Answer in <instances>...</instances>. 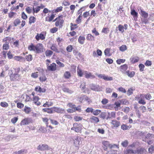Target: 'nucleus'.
Listing matches in <instances>:
<instances>
[{
	"label": "nucleus",
	"mask_w": 154,
	"mask_h": 154,
	"mask_svg": "<svg viewBox=\"0 0 154 154\" xmlns=\"http://www.w3.org/2000/svg\"><path fill=\"white\" fill-rule=\"evenodd\" d=\"M53 54V51L50 50H47L45 52V55L47 57H51L52 55Z\"/></svg>",
	"instance_id": "58836bf2"
},
{
	"label": "nucleus",
	"mask_w": 154,
	"mask_h": 154,
	"mask_svg": "<svg viewBox=\"0 0 154 154\" xmlns=\"http://www.w3.org/2000/svg\"><path fill=\"white\" fill-rule=\"evenodd\" d=\"M85 95H82L80 97H78V99L79 102L81 103H82L84 101V100H85V97H86Z\"/></svg>",
	"instance_id": "de8ad7c7"
},
{
	"label": "nucleus",
	"mask_w": 154,
	"mask_h": 154,
	"mask_svg": "<svg viewBox=\"0 0 154 154\" xmlns=\"http://www.w3.org/2000/svg\"><path fill=\"white\" fill-rule=\"evenodd\" d=\"M58 29L57 27H54L50 30V32L51 33H54L58 31Z\"/></svg>",
	"instance_id": "49530a36"
},
{
	"label": "nucleus",
	"mask_w": 154,
	"mask_h": 154,
	"mask_svg": "<svg viewBox=\"0 0 154 154\" xmlns=\"http://www.w3.org/2000/svg\"><path fill=\"white\" fill-rule=\"evenodd\" d=\"M85 40V38L84 36L80 35L79 36L78 41L82 45L84 43Z\"/></svg>",
	"instance_id": "b1692460"
},
{
	"label": "nucleus",
	"mask_w": 154,
	"mask_h": 154,
	"mask_svg": "<svg viewBox=\"0 0 154 154\" xmlns=\"http://www.w3.org/2000/svg\"><path fill=\"white\" fill-rule=\"evenodd\" d=\"M136 99L138 101L139 104L142 105H145L146 102L144 99V94H141L139 96H137L135 97Z\"/></svg>",
	"instance_id": "423d86ee"
},
{
	"label": "nucleus",
	"mask_w": 154,
	"mask_h": 154,
	"mask_svg": "<svg viewBox=\"0 0 154 154\" xmlns=\"http://www.w3.org/2000/svg\"><path fill=\"white\" fill-rule=\"evenodd\" d=\"M110 49L107 48L105 49L104 51L105 55L109 57L111 55V54L110 53Z\"/></svg>",
	"instance_id": "7c9ffc66"
},
{
	"label": "nucleus",
	"mask_w": 154,
	"mask_h": 154,
	"mask_svg": "<svg viewBox=\"0 0 154 154\" xmlns=\"http://www.w3.org/2000/svg\"><path fill=\"white\" fill-rule=\"evenodd\" d=\"M71 74L69 71H66L63 74V77L65 79H69L71 77Z\"/></svg>",
	"instance_id": "393cba45"
},
{
	"label": "nucleus",
	"mask_w": 154,
	"mask_h": 154,
	"mask_svg": "<svg viewBox=\"0 0 154 154\" xmlns=\"http://www.w3.org/2000/svg\"><path fill=\"white\" fill-rule=\"evenodd\" d=\"M118 28L119 30L122 33H123L125 32L124 27L122 25L119 24L118 26Z\"/></svg>",
	"instance_id": "774afa93"
},
{
	"label": "nucleus",
	"mask_w": 154,
	"mask_h": 154,
	"mask_svg": "<svg viewBox=\"0 0 154 154\" xmlns=\"http://www.w3.org/2000/svg\"><path fill=\"white\" fill-rule=\"evenodd\" d=\"M20 75L19 74H15L12 73L10 76V79L11 81H19L20 79Z\"/></svg>",
	"instance_id": "6e6552de"
},
{
	"label": "nucleus",
	"mask_w": 154,
	"mask_h": 154,
	"mask_svg": "<svg viewBox=\"0 0 154 154\" xmlns=\"http://www.w3.org/2000/svg\"><path fill=\"white\" fill-rule=\"evenodd\" d=\"M42 120L43 122L45 123L46 127H47L48 125V119L46 117L42 118Z\"/></svg>",
	"instance_id": "603ef678"
},
{
	"label": "nucleus",
	"mask_w": 154,
	"mask_h": 154,
	"mask_svg": "<svg viewBox=\"0 0 154 154\" xmlns=\"http://www.w3.org/2000/svg\"><path fill=\"white\" fill-rule=\"evenodd\" d=\"M7 55L8 58L9 59H11L13 58V55L10 51H8L7 54Z\"/></svg>",
	"instance_id": "e2e57ef3"
},
{
	"label": "nucleus",
	"mask_w": 154,
	"mask_h": 154,
	"mask_svg": "<svg viewBox=\"0 0 154 154\" xmlns=\"http://www.w3.org/2000/svg\"><path fill=\"white\" fill-rule=\"evenodd\" d=\"M32 120L29 118H25L23 119L20 122V125H29L30 123H32Z\"/></svg>",
	"instance_id": "0eeeda50"
},
{
	"label": "nucleus",
	"mask_w": 154,
	"mask_h": 154,
	"mask_svg": "<svg viewBox=\"0 0 154 154\" xmlns=\"http://www.w3.org/2000/svg\"><path fill=\"white\" fill-rule=\"evenodd\" d=\"M32 101L33 103L36 105L39 106L41 105V103L39 101L40 99V98L38 96L33 97Z\"/></svg>",
	"instance_id": "ddd939ff"
},
{
	"label": "nucleus",
	"mask_w": 154,
	"mask_h": 154,
	"mask_svg": "<svg viewBox=\"0 0 154 154\" xmlns=\"http://www.w3.org/2000/svg\"><path fill=\"white\" fill-rule=\"evenodd\" d=\"M50 121L51 123L54 125H57L59 124V122L56 120L52 119H50Z\"/></svg>",
	"instance_id": "0e129e2a"
},
{
	"label": "nucleus",
	"mask_w": 154,
	"mask_h": 154,
	"mask_svg": "<svg viewBox=\"0 0 154 154\" xmlns=\"http://www.w3.org/2000/svg\"><path fill=\"white\" fill-rule=\"evenodd\" d=\"M50 48L51 50L57 53H63L64 52V50L62 48H60L59 50H58L57 48V46L55 44H53Z\"/></svg>",
	"instance_id": "1a4fd4ad"
},
{
	"label": "nucleus",
	"mask_w": 154,
	"mask_h": 154,
	"mask_svg": "<svg viewBox=\"0 0 154 154\" xmlns=\"http://www.w3.org/2000/svg\"><path fill=\"white\" fill-rule=\"evenodd\" d=\"M56 62L59 65V66L60 67H63L65 66L64 63L60 62L58 60H56Z\"/></svg>",
	"instance_id": "4d7b16f0"
},
{
	"label": "nucleus",
	"mask_w": 154,
	"mask_h": 154,
	"mask_svg": "<svg viewBox=\"0 0 154 154\" xmlns=\"http://www.w3.org/2000/svg\"><path fill=\"white\" fill-rule=\"evenodd\" d=\"M21 22L19 18H17L15 19L13 22L14 25V26H17L19 25Z\"/></svg>",
	"instance_id": "473e14b6"
},
{
	"label": "nucleus",
	"mask_w": 154,
	"mask_h": 154,
	"mask_svg": "<svg viewBox=\"0 0 154 154\" xmlns=\"http://www.w3.org/2000/svg\"><path fill=\"white\" fill-rule=\"evenodd\" d=\"M46 34V32L45 31H43L40 34L38 33L35 36V38L38 41L39 40H44L45 39Z\"/></svg>",
	"instance_id": "39448f33"
},
{
	"label": "nucleus",
	"mask_w": 154,
	"mask_h": 154,
	"mask_svg": "<svg viewBox=\"0 0 154 154\" xmlns=\"http://www.w3.org/2000/svg\"><path fill=\"white\" fill-rule=\"evenodd\" d=\"M9 48V43H5L3 44L2 46V50H7Z\"/></svg>",
	"instance_id": "4c0bfd02"
},
{
	"label": "nucleus",
	"mask_w": 154,
	"mask_h": 154,
	"mask_svg": "<svg viewBox=\"0 0 154 154\" xmlns=\"http://www.w3.org/2000/svg\"><path fill=\"white\" fill-rule=\"evenodd\" d=\"M128 68V65L125 64L122 65H121L119 68V70L123 73H126V70Z\"/></svg>",
	"instance_id": "f8f14e48"
},
{
	"label": "nucleus",
	"mask_w": 154,
	"mask_h": 154,
	"mask_svg": "<svg viewBox=\"0 0 154 154\" xmlns=\"http://www.w3.org/2000/svg\"><path fill=\"white\" fill-rule=\"evenodd\" d=\"M147 100H149L151 99L152 97L151 94L149 93H147L145 94H144V97Z\"/></svg>",
	"instance_id": "3c124183"
},
{
	"label": "nucleus",
	"mask_w": 154,
	"mask_h": 154,
	"mask_svg": "<svg viewBox=\"0 0 154 154\" xmlns=\"http://www.w3.org/2000/svg\"><path fill=\"white\" fill-rule=\"evenodd\" d=\"M94 37L91 34H88L87 35L86 39L88 41L94 40Z\"/></svg>",
	"instance_id": "f704fd0d"
},
{
	"label": "nucleus",
	"mask_w": 154,
	"mask_h": 154,
	"mask_svg": "<svg viewBox=\"0 0 154 154\" xmlns=\"http://www.w3.org/2000/svg\"><path fill=\"white\" fill-rule=\"evenodd\" d=\"M28 49L30 51H33L35 53L36 45H34L32 43H31L28 47Z\"/></svg>",
	"instance_id": "6ab92c4d"
},
{
	"label": "nucleus",
	"mask_w": 154,
	"mask_h": 154,
	"mask_svg": "<svg viewBox=\"0 0 154 154\" xmlns=\"http://www.w3.org/2000/svg\"><path fill=\"white\" fill-rule=\"evenodd\" d=\"M139 67L140 71L143 72L144 70L145 66L143 64L140 63L139 65Z\"/></svg>",
	"instance_id": "bf43d9fd"
},
{
	"label": "nucleus",
	"mask_w": 154,
	"mask_h": 154,
	"mask_svg": "<svg viewBox=\"0 0 154 154\" xmlns=\"http://www.w3.org/2000/svg\"><path fill=\"white\" fill-rule=\"evenodd\" d=\"M82 17V16L81 14L79 15V16L77 18L76 20V22L77 24H79L82 21V18L81 17Z\"/></svg>",
	"instance_id": "6e6d98bb"
},
{
	"label": "nucleus",
	"mask_w": 154,
	"mask_h": 154,
	"mask_svg": "<svg viewBox=\"0 0 154 154\" xmlns=\"http://www.w3.org/2000/svg\"><path fill=\"white\" fill-rule=\"evenodd\" d=\"M82 143L81 137L77 136L74 140V145L76 147H78Z\"/></svg>",
	"instance_id": "9b49d317"
},
{
	"label": "nucleus",
	"mask_w": 154,
	"mask_h": 154,
	"mask_svg": "<svg viewBox=\"0 0 154 154\" xmlns=\"http://www.w3.org/2000/svg\"><path fill=\"white\" fill-rule=\"evenodd\" d=\"M45 50L43 45L42 43H39L36 45L35 53H41L44 51Z\"/></svg>",
	"instance_id": "20e7f679"
},
{
	"label": "nucleus",
	"mask_w": 154,
	"mask_h": 154,
	"mask_svg": "<svg viewBox=\"0 0 154 154\" xmlns=\"http://www.w3.org/2000/svg\"><path fill=\"white\" fill-rule=\"evenodd\" d=\"M0 105L1 106L3 107H7L8 106V103L5 102H1L0 103Z\"/></svg>",
	"instance_id": "69168bd1"
},
{
	"label": "nucleus",
	"mask_w": 154,
	"mask_h": 154,
	"mask_svg": "<svg viewBox=\"0 0 154 154\" xmlns=\"http://www.w3.org/2000/svg\"><path fill=\"white\" fill-rule=\"evenodd\" d=\"M117 90L123 93H125L126 92V90L123 87H121L117 89Z\"/></svg>",
	"instance_id": "680f3d73"
},
{
	"label": "nucleus",
	"mask_w": 154,
	"mask_h": 154,
	"mask_svg": "<svg viewBox=\"0 0 154 154\" xmlns=\"http://www.w3.org/2000/svg\"><path fill=\"white\" fill-rule=\"evenodd\" d=\"M53 21L55 22V25L56 27H58L59 28H62L64 23L63 15L61 14L58 16Z\"/></svg>",
	"instance_id": "f257e3e1"
},
{
	"label": "nucleus",
	"mask_w": 154,
	"mask_h": 154,
	"mask_svg": "<svg viewBox=\"0 0 154 154\" xmlns=\"http://www.w3.org/2000/svg\"><path fill=\"white\" fill-rule=\"evenodd\" d=\"M116 116V113L115 112H108L106 119H114L115 118Z\"/></svg>",
	"instance_id": "2eb2a0df"
},
{
	"label": "nucleus",
	"mask_w": 154,
	"mask_h": 154,
	"mask_svg": "<svg viewBox=\"0 0 154 154\" xmlns=\"http://www.w3.org/2000/svg\"><path fill=\"white\" fill-rule=\"evenodd\" d=\"M40 7L38 6H37L35 8L34 7H33V14H34L35 13H38L40 10Z\"/></svg>",
	"instance_id": "8fccbe9b"
},
{
	"label": "nucleus",
	"mask_w": 154,
	"mask_h": 154,
	"mask_svg": "<svg viewBox=\"0 0 154 154\" xmlns=\"http://www.w3.org/2000/svg\"><path fill=\"white\" fill-rule=\"evenodd\" d=\"M83 125L81 123H75L73 124V126L71 129L75 132L81 133L83 129Z\"/></svg>",
	"instance_id": "f03ea898"
},
{
	"label": "nucleus",
	"mask_w": 154,
	"mask_h": 154,
	"mask_svg": "<svg viewBox=\"0 0 154 154\" xmlns=\"http://www.w3.org/2000/svg\"><path fill=\"white\" fill-rule=\"evenodd\" d=\"M90 120L91 122L97 123L99 122V118L95 116H92L90 118Z\"/></svg>",
	"instance_id": "412c9836"
},
{
	"label": "nucleus",
	"mask_w": 154,
	"mask_h": 154,
	"mask_svg": "<svg viewBox=\"0 0 154 154\" xmlns=\"http://www.w3.org/2000/svg\"><path fill=\"white\" fill-rule=\"evenodd\" d=\"M139 60V58L138 57H132L130 58L131 62L133 63L137 62Z\"/></svg>",
	"instance_id": "c85d7f7f"
},
{
	"label": "nucleus",
	"mask_w": 154,
	"mask_h": 154,
	"mask_svg": "<svg viewBox=\"0 0 154 154\" xmlns=\"http://www.w3.org/2000/svg\"><path fill=\"white\" fill-rule=\"evenodd\" d=\"M84 73L85 77L87 79H88L90 77H91L93 78H95L94 75H92L91 72L88 73L87 71H85V72Z\"/></svg>",
	"instance_id": "4be33fe9"
},
{
	"label": "nucleus",
	"mask_w": 154,
	"mask_h": 154,
	"mask_svg": "<svg viewBox=\"0 0 154 154\" xmlns=\"http://www.w3.org/2000/svg\"><path fill=\"white\" fill-rule=\"evenodd\" d=\"M73 53L78 59L80 60L82 58V54L78 52V51L74 50L73 51Z\"/></svg>",
	"instance_id": "aec40b11"
},
{
	"label": "nucleus",
	"mask_w": 154,
	"mask_h": 154,
	"mask_svg": "<svg viewBox=\"0 0 154 154\" xmlns=\"http://www.w3.org/2000/svg\"><path fill=\"white\" fill-rule=\"evenodd\" d=\"M119 49L121 51L124 52L127 50V48L126 45H123L119 48Z\"/></svg>",
	"instance_id": "a18cd8bd"
},
{
	"label": "nucleus",
	"mask_w": 154,
	"mask_h": 154,
	"mask_svg": "<svg viewBox=\"0 0 154 154\" xmlns=\"http://www.w3.org/2000/svg\"><path fill=\"white\" fill-rule=\"evenodd\" d=\"M82 117L77 116H75L74 117V119L75 122L80 121L82 120Z\"/></svg>",
	"instance_id": "052dcab7"
},
{
	"label": "nucleus",
	"mask_w": 154,
	"mask_h": 154,
	"mask_svg": "<svg viewBox=\"0 0 154 154\" xmlns=\"http://www.w3.org/2000/svg\"><path fill=\"white\" fill-rule=\"evenodd\" d=\"M38 132L42 133H45L47 132V130L46 128L44 126H40L38 130Z\"/></svg>",
	"instance_id": "bb28decb"
},
{
	"label": "nucleus",
	"mask_w": 154,
	"mask_h": 154,
	"mask_svg": "<svg viewBox=\"0 0 154 154\" xmlns=\"http://www.w3.org/2000/svg\"><path fill=\"white\" fill-rule=\"evenodd\" d=\"M11 40V38L10 37L8 36L7 37L4 39H3L2 42H5V43H9V42H10Z\"/></svg>",
	"instance_id": "37998d69"
},
{
	"label": "nucleus",
	"mask_w": 154,
	"mask_h": 154,
	"mask_svg": "<svg viewBox=\"0 0 154 154\" xmlns=\"http://www.w3.org/2000/svg\"><path fill=\"white\" fill-rule=\"evenodd\" d=\"M63 90L64 92L69 94H71L73 92L72 91L70 90L68 88H64Z\"/></svg>",
	"instance_id": "13d9d810"
},
{
	"label": "nucleus",
	"mask_w": 154,
	"mask_h": 154,
	"mask_svg": "<svg viewBox=\"0 0 154 154\" xmlns=\"http://www.w3.org/2000/svg\"><path fill=\"white\" fill-rule=\"evenodd\" d=\"M125 59H118L116 61V62L117 64L119 65L121 64L122 63H124L125 61Z\"/></svg>",
	"instance_id": "864d4df0"
},
{
	"label": "nucleus",
	"mask_w": 154,
	"mask_h": 154,
	"mask_svg": "<svg viewBox=\"0 0 154 154\" xmlns=\"http://www.w3.org/2000/svg\"><path fill=\"white\" fill-rule=\"evenodd\" d=\"M144 152V148H141L139 149H138L136 151H135L136 153L138 154H142Z\"/></svg>",
	"instance_id": "ea45409f"
},
{
	"label": "nucleus",
	"mask_w": 154,
	"mask_h": 154,
	"mask_svg": "<svg viewBox=\"0 0 154 154\" xmlns=\"http://www.w3.org/2000/svg\"><path fill=\"white\" fill-rule=\"evenodd\" d=\"M124 153L125 154H135V151L132 149H126L124 151Z\"/></svg>",
	"instance_id": "5701e85b"
},
{
	"label": "nucleus",
	"mask_w": 154,
	"mask_h": 154,
	"mask_svg": "<svg viewBox=\"0 0 154 154\" xmlns=\"http://www.w3.org/2000/svg\"><path fill=\"white\" fill-rule=\"evenodd\" d=\"M16 14V13L13 11H10L8 14V17L10 18H12L14 17Z\"/></svg>",
	"instance_id": "09e8293b"
},
{
	"label": "nucleus",
	"mask_w": 154,
	"mask_h": 154,
	"mask_svg": "<svg viewBox=\"0 0 154 154\" xmlns=\"http://www.w3.org/2000/svg\"><path fill=\"white\" fill-rule=\"evenodd\" d=\"M48 146L47 144H43L42 145H39L37 147V149L41 151H44L48 150Z\"/></svg>",
	"instance_id": "4468645a"
},
{
	"label": "nucleus",
	"mask_w": 154,
	"mask_h": 154,
	"mask_svg": "<svg viewBox=\"0 0 154 154\" xmlns=\"http://www.w3.org/2000/svg\"><path fill=\"white\" fill-rule=\"evenodd\" d=\"M154 137V135L152 134L148 133L145 136V139L146 140L151 139Z\"/></svg>",
	"instance_id": "e433bc0d"
},
{
	"label": "nucleus",
	"mask_w": 154,
	"mask_h": 154,
	"mask_svg": "<svg viewBox=\"0 0 154 154\" xmlns=\"http://www.w3.org/2000/svg\"><path fill=\"white\" fill-rule=\"evenodd\" d=\"M126 73L128 77L131 78L133 77L135 74L134 71L130 72L129 70H127Z\"/></svg>",
	"instance_id": "c756f323"
},
{
	"label": "nucleus",
	"mask_w": 154,
	"mask_h": 154,
	"mask_svg": "<svg viewBox=\"0 0 154 154\" xmlns=\"http://www.w3.org/2000/svg\"><path fill=\"white\" fill-rule=\"evenodd\" d=\"M128 144V141L127 140H125V141L122 142L121 143V145L124 147H126Z\"/></svg>",
	"instance_id": "5fc2aeb1"
},
{
	"label": "nucleus",
	"mask_w": 154,
	"mask_h": 154,
	"mask_svg": "<svg viewBox=\"0 0 154 154\" xmlns=\"http://www.w3.org/2000/svg\"><path fill=\"white\" fill-rule=\"evenodd\" d=\"M51 60L47 59L46 60V64L47 66V69L48 71H54L57 69V65L55 63H52L50 64Z\"/></svg>",
	"instance_id": "7ed1b4c3"
},
{
	"label": "nucleus",
	"mask_w": 154,
	"mask_h": 154,
	"mask_svg": "<svg viewBox=\"0 0 154 154\" xmlns=\"http://www.w3.org/2000/svg\"><path fill=\"white\" fill-rule=\"evenodd\" d=\"M36 20V18L34 16H30L29 18V23L31 24L35 23Z\"/></svg>",
	"instance_id": "a878e982"
},
{
	"label": "nucleus",
	"mask_w": 154,
	"mask_h": 154,
	"mask_svg": "<svg viewBox=\"0 0 154 154\" xmlns=\"http://www.w3.org/2000/svg\"><path fill=\"white\" fill-rule=\"evenodd\" d=\"M110 123L112 125L111 127L112 128H117L120 125V122L114 119L112 120Z\"/></svg>",
	"instance_id": "9d476101"
},
{
	"label": "nucleus",
	"mask_w": 154,
	"mask_h": 154,
	"mask_svg": "<svg viewBox=\"0 0 154 154\" xmlns=\"http://www.w3.org/2000/svg\"><path fill=\"white\" fill-rule=\"evenodd\" d=\"M25 58L26 61L29 62L31 61L33 59L32 55L31 54L26 55Z\"/></svg>",
	"instance_id": "c9c22d12"
},
{
	"label": "nucleus",
	"mask_w": 154,
	"mask_h": 154,
	"mask_svg": "<svg viewBox=\"0 0 154 154\" xmlns=\"http://www.w3.org/2000/svg\"><path fill=\"white\" fill-rule=\"evenodd\" d=\"M31 111L32 109L30 107H28L26 106H25L23 109V111L27 114H29Z\"/></svg>",
	"instance_id": "cd10ccee"
},
{
	"label": "nucleus",
	"mask_w": 154,
	"mask_h": 154,
	"mask_svg": "<svg viewBox=\"0 0 154 154\" xmlns=\"http://www.w3.org/2000/svg\"><path fill=\"white\" fill-rule=\"evenodd\" d=\"M85 86L86 83L85 82H81L80 88L82 90H83L85 88Z\"/></svg>",
	"instance_id": "338daca9"
},
{
	"label": "nucleus",
	"mask_w": 154,
	"mask_h": 154,
	"mask_svg": "<svg viewBox=\"0 0 154 154\" xmlns=\"http://www.w3.org/2000/svg\"><path fill=\"white\" fill-rule=\"evenodd\" d=\"M77 73L78 75L80 77H82L83 74V72L82 69H79L78 67L77 69Z\"/></svg>",
	"instance_id": "a19ab883"
},
{
	"label": "nucleus",
	"mask_w": 154,
	"mask_h": 154,
	"mask_svg": "<svg viewBox=\"0 0 154 154\" xmlns=\"http://www.w3.org/2000/svg\"><path fill=\"white\" fill-rule=\"evenodd\" d=\"M78 27L77 24H73L72 23H70V30H74Z\"/></svg>",
	"instance_id": "79ce46f5"
},
{
	"label": "nucleus",
	"mask_w": 154,
	"mask_h": 154,
	"mask_svg": "<svg viewBox=\"0 0 154 154\" xmlns=\"http://www.w3.org/2000/svg\"><path fill=\"white\" fill-rule=\"evenodd\" d=\"M34 90L36 92L40 93H45L46 91V89H45L44 88H42L39 86H37L35 87Z\"/></svg>",
	"instance_id": "dca6fc26"
},
{
	"label": "nucleus",
	"mask_w": 154,
	"mask_h": 154,
	"mask_svg": "<svg viewBox=\"0 0 154 154\" xmlns=\"http://www.w3.org/2000/svg\"><path fill=\"white\" fill-rule=\"evenodd\" d=\"M102 144L106 147V149H104L105 150H106L107 149V147H109V146H110V144L109 142L108 141H103L102 142Z\"/></svg>",
	"instance_id": "c03bdc74"
},
{
	"label": "nucleus",
	"mask_w": 154,
	"mask_h": 154,
	"mask_svg": "<svg viewBox=\"0 0 154 154\" xmlns=\"http://www.w3.org/2000/svg\"><path fill=\"white\" fill-rule=\"evenodd\" d=\"M131 14L133 17L134 20L136 21L137 20L138 17V13L136 12L134 9H132L131 10Z\"/></svg>",
	"instance_id": "a211bd4d"
},
{
	"label": "nucleus",
	"mask_w": 154,
	"mask_h": 154,
	"mask_svg": "<svg viewBox=\"0 0 154 154\" xmlns=\"http://www.w3.org/2000/svg\"><path fill=\"white\" fill-rule=\"evenodd\" d=\"M55 17V15L52 14L50 16H47L45 18V21L48 22H51Z\"/></svg>",
	"instance_id": "f3484780"
},
{
	"label": "nucleus",
	"mask_w": 154,
	"mask_h": 154,
	"mask_svg": "<svg viewBox=\"0 0 154 154\" xmlns=\"http://www.w3.org/2000/svg\"><path fill=\"white\" fill-rule=\"evenodd\" d=\"M131 127V125L130 126H128L126 125L123 124L121 125V128L122 129L124 130H125L129 129Z\"/></svg>",
	"instance_id": "72a5a7b5"
},
{
	"label": "nucleus",
	"mask_w": 154,
	"mask_h": 154,
	"mask_svg": "<svg viewBox=\"0 0 154 154\" xmlns=\"http://www.w3.org/2000/svg\"><path fill=\"white\" fill-rule=\"evenodd\" d=\"M140 15L142 17L144 18H147L148 16V14L146 11L142 10H140Z\"/></svg>",
	"instance_id": "2f4dec72"
}]
</instances>
